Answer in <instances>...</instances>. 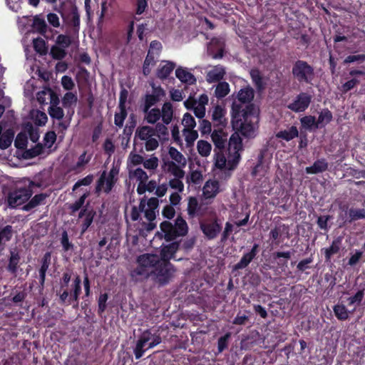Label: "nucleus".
Here are the masks:
<instances>
[{
    "label": "nucleus",
    "mask_w": 365,
    "mask_h": 365,
    "mask_svg": "<svg viewBox=\"0 0 365 365\" xmlns=\"http://www.w3.org/2000/svg\"><path fill=\"white\" fill-rule=\"evenodd\" d=\"M178 247L179 244L176 242L164 246L161 250V257L154 254L140 255L137 259V267L130 273L133 280L140 282L150 278L160 285L168 283L173 273L168 260L174 258Z\"/></svg>",
    "instance_id": "nucleus-1"
},
{
    "label": "nucleus",
    "mask_w": 365,
    "mask_h": 365,
    "mask_svg": "<svg viewBox=\"0 0 365 365\" xmlns=\"http://www.w3.org/2000/svg\"><path fill=\"white\" fill-rule=\"evenodd\" d=\"M242 107L237 103L232 105V124L235 130L246 138H254L257 135L258 130V115L244 112L240 115Z\"/></svg>",
    "instance_id": "nucleus-2"
},
{
    "label": "nucleus",
    "mask_w": 365,
    "mask_h": 365,
    "mask_svg": "<svg viewBox=\"0 0 365 365\" xmlns=\"http://www.w3.org/2000/svg\"><path fill=\"white\" fill-rule=\"evenodd\" d=\"M159 205V201L156 197H150L148 201L145 199L140 200L139 207L133 206L130 212V218L133 221L138 220L140 213H144V217L148 222H143L141 227H138L139 235L145 236L148 232L154 230L156 223L154 222L156 217L155 210Z\"/></svg>",
    "instance_id": "nucleus-3"
},
{
    "label": "nucleus",
    "mask_w": 365,
    "mask_h": 365,
    "mask_svg": "<svg viewBox=\"0 0 365 365\" xmlns=\"http://www.w3.org/2000/svg\"><path fill=\"white\" fill-rule=\"evenodd\" d=\"M71 280V275L68 273H64L63 276V282L61 284V287L58 291L60 300L62 303L71 304L73 302H76V306L78 305V298L81 292V280L78 276H77L73 283L72 289L71 293L68 291V284Z\"/></svg>",
    "instance_id": "nucleus-4"
},
{
    "label": "nucleus",
    "mask_w": 365,
    "mask_h": 365,
    "mask_svg": "<svg viewBox=\"0 0 365 365\" xmlns=\"http://www.w3.org/2000/svg\"><path fill=\"white\" fill-rule=\"evenodd\" d=\"M188 231L187 222L181 217H178L175 221V225L171 222L165 221L160 224V235L167 240L170 241L177 237L185 236Z\"/></svg>",
    "instance_id": "nucleus-5"
},
{
    "label": "nucleus",
    "mask_w": 365,
    "mask_h": 365,
    "mask_svg": "<svg viewBox=\"0 0 365 365\" xmlns=\"http://www.w3.org/2000/svg\"><path fill=\"white\" fill-rule=\"evenodd\" d=\"M159 334H153L150 330H145L139 336L134 349L135 359L141 358L145 351L152 349L161 343Z\"/></svg>",
    "instance_id": "nucleus-6"
},
{
    "label": "nucleus",
    "mask_w": 365,
    "mask_h": 365,
    "mask_svg": "<svg viewBox=\"0 0 365 365\" xmlns=\"http://www.w3.org/2000/svg\"><path fill=\"white\" fill-rule=\"evenodd\" d=\"M239 161L236 157H230L227 160L222 153H217L215 158L216 168L215 175L222 180H226L231 176L232 171L237 167Z\"/></svg>",
    "instance_id": "nucleus-7"
},
{
    "label": "nucleus",
    "mask_w": 365,
    "mask_h": 365,
    "mask_svg": "<svg viewBox=\"0 0 365 365\" xmlns=\"http://www.w3.org/2000/svg\"><path fill=\"white\" fill-rule=\"evenodd\" d=\"M135 138L145 143V148L147 151L155 150L158 145V141L155 138V130L152 127L145 125L138 128L135 131Z\"/></svg>",
    "instance_id": "nucleus-8"
},
{
    "label": "nucleus",
    "mask_w": 365,
    "mask_h": 365,
    "mask_svg": "<svg viewBox=\"0 0 365 365\" xmlns=\"http://www.w3.org/2000/svg\"><path fill=\"white\" fill-rule=\"evenodd\" d=\"M292 73L299 81L309 83L314 77V69L307 62L297 61L293 66Z\"/></svg>",
    "instance_id": "nucleus-9"
},
{
    "label": "nucleus",
    "mask_w": 365,
    "mask_h": 365,
    "mask_svg": "<svg viewBox=\"0 0 365 365\" xmlns=\"http://www.w3.org/2000/svg\"><path fill=\"white\" fill-rule=\"evenodd\" d=\"M31 195L32 191L29 187L17 188L9 194L8 203L10 207H16L26 202Z\"/></svg>",
    "instance_id": "nucleus-10"
},
{
    "label": "nucleus",
    "mask_w": 365,
    "mask_h": 365,
    "mask_svg": "<svg viewBox=\"0 0 365 365\" xmlns=\"http://www.w3.org/2000/svg\"><path fill=\"white\" fill-rule=\"evenodd\" d=\"M311 101V95L301 93L295 98L292 103L288 105V108L296 113L303 112L309 107Z\"/></svg>",
    "instance_id": "nucleus-11"
},
{
    "label": "nucleus",
    "mask_w": 365,
    "mask_h": 365,
    "mask_svg": "<svg viewBox=\"0 0 365 365\" xmlns=\"http://www.w3.org/2000/svg\"><path fill=\"white\" fill-rule=\"evenodd\" d=\"M224 190L222 185H220L217 180H207L202 190V195L205 199L214 198L217 193Z\"/></svg>",
    "instance_id": "nucleus-12"
},
{
    "label": "nucleus",
    "mask_w": 365,
    "mask_h": 365,
    "mask_svg": "<svg viewBox=\"0 0 365 365\" xmlns=\"http://www.w3.org/2000/svg\"><path fill=\"white\" fill-rule=\"evenodd\" d=\"M242 149V139L238 133H233L229 140L228 151L230 157H236L237 160L240 161V151Z\"/></svg>",
    "instance_id": "nucleus-13"
},
{
    "label": "nucleus",
    "mask_w": 365,
    "mask_h": 365,
    "mask_svg": "<svg viewBox=\"0 0 365 365\" xmlns=\"http://www.w3.org/2000/svg\"><path fill=\"white\" fill-rule=\"evenodd\" d=\"M224 41L221 38H213L207 46V53L212 58L218 59L223 56Z\"/></svg>",
    "instance_id": "nucleus-14"
},
{
    "label": "nucleus",
    "mask_w": 365,
    "mask_h": 365,
    "mask_svg": "<svg viewBox=\"0 0 365 365\" xmlns=\"http://www.w3.org/2000/svg\"><path fill=\"white\" fill-rule=\"evenodd\" d=\"M200 227L202 232L209 239L215 238L221 230V226L217 221L201 223Z\"/></svg>",
    "instance_id": "nucleus-15"
},
{
    "label": "nucleus",
    "mask_w": 365,
    "mask_h": 365,
    "mask_svg": "<svg viewBox=\"0 0 365 365\" xmlns=\"http://www.w3.org/2000/svg\"><path fill=\"white\" fill-rule=\"evenodd\" d=\"M176 78L182 83L187 85H193L196 83V78L188 70V68L179 66L175 70Z\"/></svg>",
    "instance_id": "nucleus-16"
},
{
    "label": "nucleus",
    "mask_w": 365,
    "mask_h": 365,
    "mask_svg": "<svg viewBox=\"0 0 365 365\" xmlns=\"http://www.w3.org/2000/svg\"><path fill=\"white\" fill-rule=\"evenodd\" d=\"M95 215V212L93 209L86 207L81 210L78 214V217L80 219H83L82 225H81V232L84 233L86 230L91 225L93 217Z\"/></svg>",
    "instance_id": "nucleus-17"
},
{
    "label": "nucleus",
    "mask_w": 365,
    "mask_h": 365,
    "mask_svg": "<svg viewBox=\"0 0 365 365\" xmlns=\"http://www.w3.org/2000/svg\"><path fill=\"white\" fill-rule=\"evenodd\" d=\"M129 178L132 180H135L138 185H141L148 180L149 176L147 173L140 168H129L128 171Z\"/></svg>",
    "instance_id": "nucleus-18"
},
{
    "label": "nucleus",
    "mask_w": 365,
    "mask_h": 365,
    "mask_svg": "<svg viewBox=\"0 0 365 365\" xmlns=\"http://www.w3.org/2000/svg\"><path fill=\"white\" fill-rule=\"evenodd\" d=\"M115 183V180H112L110 178H108L107 176V173L104 171L101 174V175L98 181L96 190L98 192L103 191L104 192L108 193L111 190V189Z\"/></svg>",
    "instance_id": "nucleus-19"
},
{
    "label": "nucleus",
    "mask_w": 365,
    "mask_h": 365,
    "mask_svg": "<svg viewBox=\"0 0 365 365\" xmlns=\"http://www.w3.org/2000/svg\"><path fill=\"white\" fill-rule=\"evenodd\" d=\"M225 69L222 66L212 67L207 73L206 80L209 83L217 82L224 78Z\"/></svg>",
    "instance_id": "nucleus-20"
},
{
    "label": "nucleus",
    "mask_w": 365,
    "mask_h": 365,
    "mask_svg": "<svg viewBox=\"0 0 365 365\" xmlns=\"http://www.w3.org/2000/svg\"><path fill=\"white\" fill-rule=\"evenodd\" d=\"M155 95H147L145 98V102L143 106V111H147L148 109L155 105L160 100V96L165 95V91L162 88L155 90Z\"/></svg>",
    "instance_id": "nucleus-21"
},
{
    "label": "nucleus",
    "mask_w": 365,
    "mask_h": 365,
    "mask_svg": "<svg viewBox=\"0 0 365 365\" xmlns=\"http://www.w3.org/2000/svg\"><path fill=\"white\" fill-rule=\"evenodd\" d=\"M208 103V96L206 94L200 96L197 104H195L193 110L195 116L202 119L205 115V106Z\"/></svg>",
    "instance_id": "nucleus-22"
},
{
    "label": "nucleus",
    "mask_w": 365,
    "mask_h": 365,
    "mask_svg": "<svg viewBox=\"0 0 365 365\" xmlns=\"http://www.w3.org/2000/svg\"><path fill=\"white\" fill-rule=\"evenodd\" d=\"M254 98L253 89L250 87H246L239 91L237 94V100L233 102H237L240 106V103H247L250 102Z\"/></svg>",
    "instance_id": "nucleus-23"
},
{
    "label": "nucleus",
    "mask_w": 365,
    "mask_h": 365,
    "mask_svg": "<svg viewBox=\"0 0 365 365\" xmlns=\"http://www.w3.org/2000/svg\"><path fill=\"white\" fill-rule=\"evenodd\" d=\"M226 110L220 106H216L212 111V120L217 125L225 126L227 124V119L225 118Z\"/></svg>",
    "instance_id": "nucleus-24"
},
{
    "label": "nucleus",
    "mask_w": 365,
    "mask_h": 365,
    "mask_svg": "<svg viewBox=\"0 0 365 365\" xmlns=\"http://www.w3.org/2000/svg\"><path fill=\"white\" fill-rule=\"evenodd\" d=\"M175 67V63L172 61H163L157 70V76L161 79H165L171 73Z\"/></svg>",
    "instance_id": "nucleus-25"
},
{
    "label": "nucleus",
    "mask_w": 365,
    "mask_h": 365,
    "mask_svg": "<svg viewBox=\"0 0 365 365\" xmlns=\"http://www.w3.org/2000/svg\"><path fill=\"white\" fill-rule=\"evenodd\" d=\"M58 97H54V100L51 101V105H50L48 112L51 118L61 120L64 116V111L62 108L58 106Z\"/></svg>",
    "instance_id": "nucleus-26"
},
{
    "label": "nucleus",
    "mask_w": 365,
    "mask_h": 365,
    "mask_svg": "<svg viewBox=\"0 0 365 365\" xmlns=\"http://www.w3.org/2000/svg\"><path fill=\"white\" fill-rule=\"evenodd\" d=\"M68 25L71 26V33L74 36H77L80 29V15L76 7L73 8L68 21Z\"/></svg>",
    "instance_id": "nucleus-27"
},
{
    "label": "nucleus",
    "mask_w": 365,
    "mask_h": 365,
    "mask_svg": "<svg viewBox=\"0 0 365 365\" xmlns=\"http://www.w3.org/2000/svg\"><path fill=\"white\" fill-rule=\"evenodd\" d=\"M54 97L58 96L53 90L47 88L38 92L36 95L37 101L41 104H47L48 101H49L50 105H51V101L54 100Z\"/></svg>",
    "instance_id": "nucleus-28"
},
{
    "label": "nucleus",
    "mask_w": 365,
    "mask_h": 365,
    "mask_svg": "<svg viewBox=\"0 0 365 365\" xmlns=\"http://www.w3.org/2000/svg\"><path fill=\"white\" fill-rule=\"evenodd\" d=\"M299 135L298 129L296 126H291L284 129L283 130H280L276 133V137L277 138L283 139L286 141H289L295 138H297Z\"/></svg>",
    "instance_id": "nucleus-29"
},
{
    "label": "nucleus",
    "mask_w": 365,
    "mask_h": 365,
    "mask_svg": "<svg viewBox=\"0 0 365 365\" xmlns=\"http://www.w3.org/2000/svg\"><path fill=\"white\" fill-rule=\"evenodd\" d=\"M328 168V163L324 159H320L314 162L313 165L306 168L307 174H317L325 171Z\"/></svg>",
    "instance_id": "nucleus-30"
},
{
    "label": "nucleus",
    "mask_w": 365,
    "mask_h": 365,
    "mask_svg": "<svg viewBox=\"0 0 365 365\" xmlns=\"http://www.w3.org/2000/svg\"><path fill=\"white\" fill-rule=\"evenodd\" d=\"M13 229L11 225H0V248H4L12 237Z\"/></svg>",
    "instance_id": "nucleus-31"
},
{
    "label": "nucleus",
    "mask_w": 365,
    "mask_h": 365,
    "mask_svg": "<svg viewBox=\"0 0 365 365\" xmlns=\"http://www.w3.org/2000/svg\"><path fill=\"white\" fill-rule=\"evenodd\" d=\"M161 112V118L163 123L168 125L173 120V108L170 102H166L163 105Z\"/></svg>",
    "instance_id": "nucleus-32"
},
{
    "label": "nucleus",
    "mask_w": 365,
    "mask_h": 365,
    "mask_svg": "<svg viewBox=\"0 0 365 365\" xmlns=\"http://www.w3.org/2000/svg\"><path fill=\"white\" fill-rule=\"evenodd\" d=\"M143 113H145V120L150 124H155L161 118V112L158 108H150L147 111H143Z\"/></svg>",
    "instance_id": "nucleus-33"
},
{
    "label": "nucleus",
    "mask_w": 365,
    "mask_h": 365,
    "mask_svg": "<svg viewBox=\"0 0 365 365\" xmlns=\"http://www.w3.org/2000/svg\"><path fill=\"white\" fill-rule=\"evenodd\" d=\"M47 197V195L43 193L36 195L26 205L23 207V209L28 211L39 205L44 204L45 200Z\"/></svg>",
    "instance_id": "nucleus-34"
},
{
    "label": "nucleus",
    "mask_w": 365,
    "mask_h": 365,
    "mask_svg": "<svg viewBox=\"0 0 365 365\" xmlns=\"http://www.w3.org/2000/svg\"><path fill=\"white\" fill-rule=\"evenodd\" d=\"M14 133L11 130H6L0 137V149L8 148L14 140Z\"/></svg>",
    "instance_id": "nucleus-35"
},
{
    "label": "nucleus",
    "mask_w": 365,
    "mask_h": 365,
    "mask_svg": "<svg viewBox=\"0 0 365 365\" xmlns=\"http://www.w3.org/2000/svg\"><path fill=\"white\" fill-rule=\"evenodd\" d=\"M332 119V114L328 109L322 110L317 120V127L322 128L327 125Z\"/></svg>",
    "instance_id": "nucleus-36"
},
{
    "label": "nucleus",
    "mask_w": 365,
    "mask_h": 365,
    "mask_svg": "<svg viewBox=\"0 0 365 365\" xmlns=\"http://www.w3.org/2000/svg\"><path fill=\"white\" fill-rule=\"evenodd\" d=\"M215 145L221 149L225 145L226 136L221 130H214L211 135Z\"/></svg>",
    "instance_id": "nucleus-37"
},
{
    "label": "nucleus",
    "mask_w": 365,
    "mask_h": 365,
    "mask_svg": "<svg viewBox=\"0 0 365 365\" xmlns=\"http://www.w3.org/2000/svg\"><path fill=\"white\" fill-rule=\"evenodd\" d=\"M197 150L202 157H207L212 150V145L206 140H200L197 143Z\"/></svg>",
    "instance_id": "nucleus-38"
},
{
    "label": "nucleus",
    "mask_w": 365,
    "mask_h": 365,
    "mask_svg": "<svg viewBox=\"0 0 365 365\" xmlns=\"http://www.w3.org/2000/svg\"><path fill=\"white\" fill-rule=\"evenodd\" d=\"M349 222L365 219V209L351 207L348 211Z\"/></svg>",
    "instance_id": "nucleus-39"
},
{
    "label": "nucleus",
    "mask_w": 365,
    "mask_h": 365,
    "mask_svg": "<svg viewBox=\"0 0 365 365\" xmlns=\"http://www.w3.org/2000/svg\"><path fill=\"white\" fill-rule=\"evenodd\" d=\"M300 122L302 128L306 130L319 128V127H317V120L314 116L306 115L300 119Z\"/></svg>",
    "instance_id": "nucleus-40"
},
{
    "label": "nucleus",
    "mask_w": 365,
    "mask_h": 365,
    "mask_svg": "<svg viewBox=\"0 0 365 365\" xmlns=\"http://www.w3.org/2000/svg\"><path fill=\"white\" fill-rule=\"evenodd\" d=\"M31 117L34 123L39 126L44 125L48 120L46 114L40 110H33Z\"/></svg>",
    "instance_id": "nucleus-41"
},
{
    "label": "nucleus",
    "mask_w": 365,
    "mask_h": 365,
    "mask_svg": "<svg viewBox=\"0 0 365 365\" xmlns=\"http://www.w3.org/2000/svg\"><path fill=\"white\" fill-rule=\"evenodd\" d=\"M156 58L157 56L154 55H151L149 53L147 54L143 66V73L145 76H148L150 74L151 68L153 67L155 64Z\"/></svg>",
    "instance_id": "nucleus-42"
},
{
    "label": "nucleus",
    "mask_w": 365,
    "mask_h": 365,
    "mask_svg": "<svg viewBox=\"0 0 365 365\" xmlns=\"http://www.w3.org/2000/svg\"><path fill=\"white\" fill-rule=\"evenodd\" d=\"M230 92V86L227 82H220L215 88V95L217 98L226 96Z\"/></svg>",
    "instance_id": "nucleus-43"
},
{
    "label": "nucleus",
    "mask_w": 365,
    "mask_h": 365,
    "mask_svg": "<svg viewBox=\"0 0 365 365\" xmlns=\"http://www.w3.org/2000/svg\"><path fill=\"white\" fill-rule=\"evenodd\" d=\"M168 171L173 176V178H184L185 171L174 163H168Z\"/></svg>",
    "instance_id": "nucleus-44"
},
{
    "label": "nucleus",
    "mask_w": 365,
    "mask_h": 365,
    "mask_svg": "<svg viewBox=\"0 0 365 365\" xmlns=\"http://www.w3.org/2000/svg\"><path fill=\"white\" fill-rule=\"evenodd\" d=\"M169 155L170 158L182 166L186 164V159L183 155L179 152L176 148L170 147L169 149Z\"/></svg>",
    "instance_id": "nucleus-45"
},
{
    "label": "nucleus",
    "mask_w": 365,
    "mask_h": 365,
    "mask_svg": "<svg viewBox=\"0 0 365 365\" xmlns=\"http://www.w3.org/2000/svg\"><path fill=\"white\" fill-rule=\"evenodd\" d=\"M157 187V183L155 180H150L144 182L141 185H138L137 187V192L139 195L144 194L146 191L152 192Z\"/></svg>",
    "instance_id": "nucleus-46"
},
{
    "label": "nucleus",
    "mask_w": 365,
    "mask_h": 365,
    "mask_svg": "<svg viewBox=\"0 0 365 365\" xmlns=\"http://www.w3.org/2000/svg\"><path fill=\"white\" fill-rule=\"evenodd\" d=\"M118 111L115 114L114 123L118 128L123 126L124 120L127 116L125 108L118 107Z\"/></svg>",
    "instance_id": "nucleus-47"
},
{
    "label": "nucleus",
    "mask_w": 365,
    "mask_h": 365,
    "mask_svg": "<svg viewBox=\"0 0 365 365\" xmlns=\"http://www.w3.org/2000/svg\"><path fill=\"white\" fill-rule=\"evenodd\" d=\"M334 312L338 319L346 320L349 317V312L344 304H336L334 307Z\"/></svg>",
    "instance_id": "nucleus-48"
},
{
    "label": "nucleus",
    "mask_w": 365,
    "mask_h": 365,
    "mask_svg": "<svg viewBox=\"0 0 365 365\" xmlns=\"http://www.w3.org/2000/svg\"><path fill=\"white\" fill-rule=\"evenodd\" d=\"M77 100L76 94L72 92H67L62 98V103L65 108H68L76 105Z\"/></svg>",
    "instance_id": "nucleus-49"
},
{
    "label": "nucleus",
    "mask_w": 365,
    "mask_h": 365,
    "mask_svg": "<svg viewBox=\"0 0 365 365\" xmlns=\"http://www.w3.org/2000/svg\"><path fill=\"white\" fill-rule=\"evenodd\" d=\"M250 76L255 86L257 88V89H262L264 88V82L260 72L257 69H252L250 71Z\"/></svg>",
    "instance_id": "nucleus-50"
},
{
    "label": "nucleus",
    "mask_w": 365,
    "mask_h": 365,
    "mask_svg": "<svg viewBox=\"0 0 365 365\" xmlns=\"http://www.w3.org/2000/svg\"><path fill=\"white\" fill-rule=\"evenodd\" d=\"M185 140L187 145H192L198 137L197 131L194 129H183L182 130Z\"/></svg>",
    "instance_id": "nucleus-51"
},
{
    "label": "nucleus",
    "mask_w": 365,
    "mask_h": 365,
    "mask_svg": "<svg viewBox=\"0 0 365 365\" xmlns=\"http://www.w3.org/2000/svg\"><path fill=\"white\" fill-rule=\"evenodd\" d=\"M144 162V158L137 153L131 152L129 154L128 158V168H131V166H136L140 164H143Z\"/></svg>",
    "instance_id": "nucleus-52"
},
{
    "label": "nucleus",
    "mask_w": 365,
    "mask_h": 365,
    "mask_svg": "<svg viewBox=\"0 0 365 365\" xmlns=\"http://www.w3.org/2000/svg\"><path fill=\"white\" fill-rule=\"evenodd\" d=\"M33 27L40 34H44L47 31V25L45 20L38 16H36L34 19Z\"/></svg>",
    "instance_id": "nucleus-53"
},
{
    "label": "nucleus",
    "mask_w": 365,
    "mask_h": 365,
    "mask_svg": "<svg viewBox=\"0 0 365 365\" xmlns=\"http://www.w3.org/2000/svg\"><path fill=\"white\" fill-rule=\"evenodd\" d=\"M158 158L152 155L149 158L144 160L143 167L148 170H155L158 167Z\"/></svg>",
    "instance_id": "nucleus-54"
},
{
    "label": "nucleus",
    "mask_w": 365,
    "mask_h": 365,
    "mask_svg": "<svg viewBox=\"0 0 365 365\" xmlns=\"http://www.w3.org/2000/svg\"><path fill=\"white\" fill-rule=\"evenodd\" d=\"M182 125L184 126V129H194L196 126V122L193 116L186 113L184 114L182 120Z\"/></svg>",
    "instance_id": "nucleus-55"
},
{
    "label": "nucleus",
    "mask_w": 365,
    "mask_h": 365,
    "mask_svg": "<svg viewBox=\"0 0 365 365\" xmlns=\"http://www.w3.org/2000/svg\"><path fill=\"white\" fill-rule=\"evenodd\" d=\"M324 251L326 259L329 260L332 255L336 254L339 251V241H333L331 245L328 248L324 249Z\"/></svg>",
    "instance_id": "nucleus-56"
},
{
    "label": "nucleus",
    "mask_w": 365,
    "mask_h": 365,
    "mask_svg": "<svg viewBox=\"0 0 365 365\" xmlns=\"http://www.w3.org/2000/svg\"><path fill=\"white\" fill-rule=\"evenodd\" d=\"M56 42L58 46L66 48L71 44L72 40L68 34H60L57 36Z\"/></svg>",
    "instance_id": "nucleus-57"
},
{
    "label": "nucleus",
    "mask_w": 365,
    "mask_h": 365,
    "mask_svg": "<svg viewBox=\"0 0 365 365\" xmlns=\"http://www.w3.org/2000/svg\"><path fill=\"white\" fill-rule=\"evenodd\" d=\"M50 54L53 58L56 60H61L66 56V52L65 48L58 46H54L51 48Z\"/></svg>",
    "instance_id": "nucleus-58"
},
{
    "label": "nucleus",
    "mask_w": 365,
    "mask_h": 365,
    "mask_svg": "<svg viewBox=\"0 0 365 365\" xmlns=\"http://www.w3.org/2000/svg\"><path fill=\"white\" fill-rule=\"evenodd\" d=\"M155 135L157 134L158 137L163 140L168 139V130L165 126V124L158 123L155 126Z\"/></svg>",
    "instance_id": "nucleus-59"
},
{
    "label": "nucleus",
    "mask_w": 365,
    "mask_h": 365,
    "mask_svg": "<svg viewBox=\"0 0 365 365\" xmlns=\"http://www.w3.org/2000/svg\"><path fill=\"white\" fill-rule=\"evenodd\" d=\"M56 140V135L54 132H48L43 138V146L46 150H49Z\"/></svg>",
    "instance_id": "nucleus-60"
},
{
    "label": "nucleus",
    "mask_w": 365,
    "mask_h": 365,
    "mask_svg": "<svg viewBox=\"0 0 365 365\" xmlns=\"http://www.w3.org/2000/svg\"><path fill=\"white\" fill-rule=\"evenodd\" d=\"M182 179L183 178H170L168 181V185L170 188L176 190V192H182L184 190Z\"/></svg>",
    "instance_id": "nucleus-61"
},
{
    "label": "nucleus",
    "mask_w": 365,
    "mask_h": 365,
    "mask_svg": "<svg viewBox=\"0 0 365 365\" xmlns=\"http://www.w3.org/2000/svg\"><path fill=\"white\" fill-rule=\"evenodd\" d=\"M202 181V174L199 170H192L189 175L187 176V182L200 184Z\"/></svg>",
    "instance_id": "nucleus-62"
},
{
    "label": "nucleus",
    "mask_w": 365,
    "mask_h": 365,
    "mask_svg": "<svg viewBox=\"0 0 365 365\" xmlns=\"http://www.w3.org/2000/svg\"><path fill=\"white\" fill-rule=\"evenodd\" d=\"M28 138L26 133H20L17 135L14 145L19 149H24L27 145Z\"/></svg>",
    "instance_id": "nucleus-63"
},
{
    "label": "nucleus",
    "mask_w": 365,
    "mask_h": 365,
    "mask_svg": "<svg viewBox=\"0 0 365 365\" xmlns=\"http://www.w3.org/2000/svg\"><path fill=\"white\" fill-rule=\"evenodd\" d=\"M34 48L36 52L40 54H44L46 53V43L43 39L37 38L33 41Z\"/></svg>",
    "instance_id": "nucleus-64"
}]
</instances>
